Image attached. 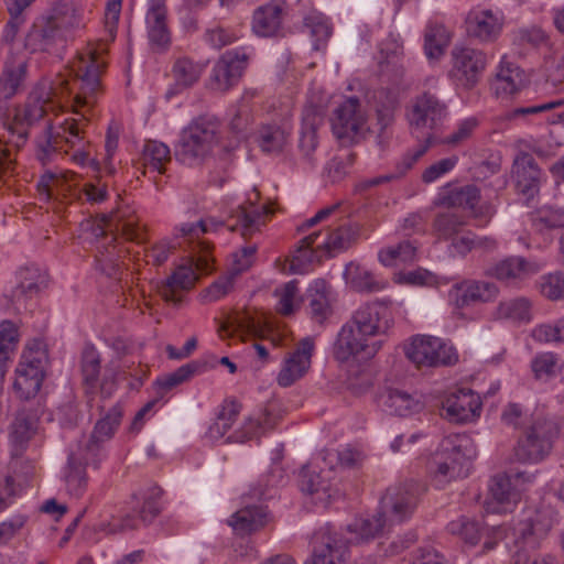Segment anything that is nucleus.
<instances>
[{"label":"nucleus","mask_w":564,"mask_h":564,"mask_svg":"<svg viewBox=\"0 0 564 564\" xmlns=\"http://www.w3.org/2000/svg\"><path fill=\"white\" fill-rule=\"evenodd\" d=\"M511 172L519 193L529 199L539 194L545 176L531 154L518 153L513 160Z\"/></svg>","instance_id":"nucleus-21"},{"label":"nucleus","mask_w":564,"mask_h":564,"mask_svg":"<svg viewBox=\"0 0 564 564\" xmlns=\"http://www.w3.org/2000/svg\"><path fill=\"white\" fill-rule=\"evenodd\" d=\"M416 247L410 241H402L393 247L380 250L379 260L386 267H392L398 263H406L415 260Z\"/></svg>","instance_id":"nucleus-51"},{"label":"nucleus","mask_w":564,"mask_h":564,"mask_svg":"<svg viewBox=\"0 0 564 564\" xmlns=\"http://www.w3.org/2000/svg\"><path fill=\"white\" fill-rule=\"evenodd\" d=\"M380 403L383 410L390 414L408 416L422 409V403L410 393L389 389L380 397Z\"/></svg>","instance_id":"nucleus-40"},{"label":"nucleus","mask_w":564,"mask_h":564,"mask_svg":"<svg viewBox=\"0 0 564 564\" xmlns=\"http://www.w3.org/2000/svg\"><path fill=\"white\" fill-rule=\"evenodd\" d=\"M47 355L41 341L29 345L15 369L13 389L21 400L34 398L44 379Z\"/></svg>","instance_id":"nucleus-9"},{"label":"nucleus","mask_w":564,"mask_h":564,"mask_svg":"<svg viewBox=\"0 0 564 564\" xmlns=\"http://www.w3.org/2000/svg\"><path fill=\"white\" fill-rule=\"evenodd\" d=\"M446 116V106L433 94L417 96L409 112V122L413 133L420 130H435Z\"/></svg>","instance_id":"nucleus-17"},{"label":"nucleus","mask_w":564,"mask_h":564,"mask_svg":"<svg viewBox=\"0 0 564 564\" xmlns=\"http://www.w3.org/2000/svg\"><path fill=\"white\" fill-rule=\"evenodd\" d=\"M113 228L110 216L102 215L100 223L94 227V235L104 238L106 241L102 246L98 247V254L96 256L97 269L107 276H115L118 271V261L120 258V250L116 245V236L111 234Z\"/></svg>","instance_id":"nucleus-24"},{"label":"nucleus","mask_w":564,"mask_h":564,"mask_svg":"<svg viewBox=\"0 0 564 564\" xmlns=\"http://www.w3.org/2000/svg\"><path fill=\"white\" fill-rule=\"evenodd\" d=\"M381 74L393 79H400L405 72L403 46L395 41H386L381 44L379 56Z\"/></svg>","instance_id":"nucleus-39"},{"label":"nucleus","mask_w":564,"mask_h":564,"mask_svg":"<svg viewBox=\"0 0 564 564\" xmlns=\"http://www.w3.org/2000/svg\"><path fill=\"white\" fill-rule=\"evenodd\" d=\"M469 437L465 434L446 436L433 457L431 470L437 487L468 476L469 456L466 453Z\"/></svg>","instance_id":"nucleus-7"},{"label":"nucleus","mask_w":564,"mask_h":564,"mask_svg":"<svg viewBox=\"0 0 564 564\" xmlns=\"http://www.w3.org/2000/svg\"><path fill=\"white\" fill-rule=\"evenodd\" d=\"M166 0H149L145 26L151 48L163 52L171 45V31L167 23Z\"/></svg>","instance_id":"nucleus-22"},{"label":"nucleus","mask_w":564,"mask_h":564,"mask_svg":"<svg viewBox=\"0 0 564 564\" xmlns=\"http://www.w3.org/2000/svg\"><path fill=\"white\" fill-rule=\"evenodd\" d=\"M272 215L273 209L267 204L248 202L232 209L225 221L208 218L197 224H184L177 230L181 236L192 239L224 225L230 231H238L243 238H248L260 231Z\"/></svg>","instance_id":"nucleus-6"},{"label":"nucleus","mask_w":564,"mask_h":564,"mask_svg":"<svg viewBox=\"0 0 564 564\" xmlns=\"http://www.w3.org/2000/svg\"><path fill=\"white\" fill-rule=\"evenodd\" d=\"M322 122L323 118L316 108L307 107L304 109L299 148L307 159L311 158L317 147V128Z\"/></svg>","instance_id":"nucleus-43"},{"label":"nucleus","mask_w":564,"mask_h":564,"mask_svg":"<svg viewBox=\"0 0 564 564\" xmlns=\"http://www.w3.org/2000/svg\"><path fill=\"white\" fill-rule=\"evenodd\" d=\"M84 26L83 13L73 2H58L33 22L25 37V47L33 53L58 55Z\"/></svg>","instance_id":"nucleus-3"},{"label":"nucleus","mask_w":564,"mask_h":564,"mask_svg":"<svg viewBox=\"0 0 564 564\" xmlns=\"http://www.w3.org/2000/svg\"><path fill=\"white\" fill-rule=\"evenodd\" d=\"M237 39L238 36L231 29L224 28L221 25H214L208 28L204 33L205 42L216 50H220L227 45L232 44L237 41Z\"/></svg>","instance_id":"nucleus-64"},{"label":"nucleus","mask_w":564,"mask_h":564,"mask_svg":"<svg viewBox=\"0 0 564 564\" xmlns=\"http://www.w3.org/2000/svg\"><path fill=\"white\" fill-rule=\"evenodd\" d=\"M313 551L305 564H347L349 547L344 532L325 525L313 535Z\"/></svg>","instance_id":"nucleus-13"},{"label":"nucleus","mask_w":564,"mask_h":564,"mask_svg":"<svg viewBox=\"0 0 564 564\" xmlns=\"http://www.w3.org/2000/svg\"><path fill=\"white\" fill-rule=\"evenodd\" d=\"M106 62L97 51L88 50L79 53L73 62L70 72L74 78L68 80L57 75L52 82L43 80L31 93L23 108L17 110L13 124L9 126L10 138L7 143L22 147L29 135V127L41 120L50 105L73 96L74 113L80 118L89 115L101 95L100 77Z\"/></svg>","instance_id":"nucleus-1"},{"label":"nucleus","mask_w":564,"mask_h":564,"mask_svg":"<svg viewBox=\"0 0 564 564\" xmlns=\"http://www.w3.org/2000/svg\"><path fill=\"white\" fill-rule=\"evenodd\" d=\"M557 522V511L550 505L541 503L535 509H529L525 512L524 518L516 528V532L525 544L535 547L540 540L544 539Z\"/></svg>","instance_id":"nucleus-16"},{"label":"nucleus","mask_w":564,"mask_h":564,"mask_svg":"<svg viewBox=\"0 0 564 564\" xmlns=\"http://www.w3.org/2000/svg\"><path fill=\"white\" fill-rule=\"evenodd\" d=\"M321 254L313 246H304L303 239L300 241L294 254L292 256L290 270L296 274H304L314 261H321Z\"/></svg>","instance_id":"nucleus-59"},{"label":"nucleus","mask_w":564,"mask_h":564,"mask_svg":"<svg viewBox=\"0 0 564 564\" xmlns=\"http://www.w3.org/2000/svg\"><path fill=\"white\" fill-rule=\"evenodd\" d=\"M532 303L527 297H514L501 301L495 310L497 319H508L513 323H529L531 321Z\"/></svg>","instance_id":"nucleus-45"},{"label":"nucleus","mask_w":564,"mask_h":564,"mask_svg":"<svg viewBox=\"0 0 564 564\" xmlns=\"http://www.w3.org/2000/svg\"><path fill=\"white\" fill-rule=\"evenodd\" d=\"M205 69V64L195 62L187 56L175 59L172 67L174 86L177 90L194 86L200 78Z\"/></svg>","instance_id":"nucleus-44"},{"label":"nucleus","mask_w":564,"mask_h":564,"mask_svg":"<svg viewBox=\"0 0 564 564\" xmlns=\"http://www.w3.org/2000/svg\"><path fill=\"white\" fill-rule=\"evenodd\" d=\"M449 33L444 25L437 23L429 24L425 31L424 50L429 58H438L443 55L445 47L449 44Z\"/></svg>","instance_id":"nucleus-49"},{"label":"nucleus","mask_w":564,"mask_h":564,"mask_svg":"<svg viewBox=\"0 0 564 564\" xmlns=\"http://www.w3.org/2000/svg\"><path fill=\"white\" fill-rule=\"evenodd\" d=\"M447 530L451 534L457 535L466 544L475 546L481 536V529L477 521L460 517L457 520H453L447 524Z\"/></svg>","instance_id":"nucleus-52"},{"label":"nucleus","mask_w":564,"mask_h":564,"mask_svg":"<svg viewBox=\"0 0 564 564\" xmlns=\"http://www.w3.org/2000/svg\"><path fill=\"white\" fill-rule=\"evenodd\" d=\"M19 343V328L9 319L0 322V382L7 373L8 362Z\"/></svg>","instance_id":"nucleus-46"},{"label":"nucleus","mask_w":564,"mask_h":564,"mask_svg":"<svg viewBox=\"0 0 564 564\" xmlns=\"http://www.w3.org/2000/svg\"><path fill=\"white\" fill-rule=\"evenodd\" d=\"M520 500V492L507 475H496L489 484V496L485 501L488 513L511 512Z\"/></svg>","instance_id":"nucleus-27"},{"label":"nucleus","mask_w":564,"mask_h":564,"mask_svg":"<svg viewBox=\"0 0 564 564\" xmlns=\"http://www.w3.org/2000/svg\"><path fill=\"white\" fill-rule=\"evenodd\" d=\"M533 265L523 257H508L488 269V274L507 284H514L535 273Z\"/></svg>","instance_id":"nucleus-34"},{"label":"nucleus","mask_w":564,"mask_h":564,"mask_svg":"<svg viewBox=\"0 0 564 564\" xmlns=\"http://www.w3.org/2000/svg\"><path fill=\"white\" fill-rule=\"evenodd\" d=\"M496 284L485 281H465L453 286L451 300L457 307H465L478 302H489L497 297Z\"/></svg>","instance_id":"nucleus-30"},{"label":"nucleus","mask_w":564,"mask_h":564,"mask_svg":"<svg viewBox=\"0 0 564 564\" xmlns=\"http://www.w3.org/2000/svg\"><path fill=\"white\" fill-rule=\"evenodd\" d=\"M121 419L122 409L119 405L109 409V411L96 422L84 451L97 457L102 445L113 437L121 424Z\"/></svg>","instance_id":"nucleus-31"},{"label":"nucleus","mask_w":564,"mask_h":564,"mask_svg":"<svg viewBox=\"0 0 564 564\" xmlns=\"http://www.w3.org/2000/svg\"><path fill=\"white\" fill-rule=\"evenodd\" d=\"M248 59L249 56L243 48L225 52L215 62L207 79V87L217 93L230 90L240 80Z\"/></svg>","instance_id":"nucleus-14"},{"label":"nucleus","mask_w":564,"mask_h":564,"mask_svg":"<svg viewBox=\"0 0 564 564\" xmlns=\"http://www.w3.org/2000/svg\"><path fill=\"white\" fill-rule=\"evenodd\" d=\"M198 369L197 364H187L174 372L165 375L156 379V386L162 389L164 392L173 389L174 387L185 382L188 380Z\"/></svg>","instance_id":"nucleus-63"},{"label":"nucleus","mask_w":564,"mask_h":564,"mask_svg":"<svg viewBox=\"0 0 564 564\" xmlns=\"http://www.w3.org/2000/svg\"><path fill=\"white\" fill-rule=\"evenodd\" d=\"M276 422L278 416L270 408H265L257 415L249 416L239 430L228 436L227 442L245 443L253 437H259L272 430Z\"/></svg>","instance_id":"nucleus-35"},{"label":"nucleus","mask_w":564,"mask_h":564,"mask_svg":"<svg viewBox=\"0 0 564 564\" xmlns=\"http://www.w3.org/2000/svg\"><path fill=\"white\" fill-rule=\"evenodd\" d=\"M524 85L523 70L505 57L500 61L491 84L497 96H510L520 90Z\"/></svg>","instance_id":"nucleus-36"},{"label":"nucleus","mask_w":564,"mask_h":564,"mask_svg":"<svg viewBox=\"0 0 564 564\" xmlns=\"http://www.w3.org/2000/svg\"><path fill=\"white\" fill-rule=\"evenodd\" d=\"M268 521V512L262 506H246L237 510L228 520V524L239 535H247L260 530Z\"/></svg>","instance_id":"nucleus-37"},{"label":"nucleus","mask_w":564,"mask_h":564,"mask_svg":"<svg viewBox=\"0 0 564 564\" xmlns=\"http://www.w3.org/2000/svg\"><path fill=\"white\" fill-rule=\"evenodd\" d=\"M480 200V189L473 184L455 187L443 197V204L448 207H459L474 210Z\"/></svg>","instance_id":"nucleus-48"},{"label":"nucleus","mask_w":564,"mask_h":564,"mask_svg":"<svg viewBox=\"0 0 564 564\" xmlns=\"http://www.w3.org/2000/svg\"><path fill=\"white\" fill-rule=\"evenodd\" d=\"M560 429L551 419L538 416L519 438L514 457L521 463H538L545 458L558 436Z\"/></svg>","instance_id":"nucleus-8"},{"label":"nucleus","mask_w":564,"mask_h":564,"mask_svg":"<svg viewBox=\"0 0 564 564\" xmlns=\"http://www.w3.org/2000/svg\"><path fill=\"white\" fill-rule=\"evenodd\" d=\"M424 491V485L415 480L391 486L381 498L380 511L391 525L401 523L413 514Z\"/></svg>","instance_id":"nucleus-10"},{"label":"nucleus","mask_w":564,"mask_h":564,"mask_svg":"<svg viewBox=\"0 0 564 564\" xmlns=\"http://www.w3.org/2000/svg\"><path fill=\"white\" fill-rule=\"evenodd\" d=\"M451 77L465 89L474 88L480 80L488 64V55L470 46H455L452 50Z\"/></svg>","instance_id":"nucleus-12"},{"label":"nucleus","mask_w":564,"mask_h":564,"mask_svg":"<svg viewBox=\"0 0 564 564\" xmlns=\"http://www.w3.org/2000/svg\"><path fill=\"white\" fill-rule=\"evenodd\" d=\"M285 17V2L273 0L254 10L251 29L256 35L261 37L282 35Z\"/></svg>","instance_id":"nucleus-23"},{"label":"nucleus","mask_w":564,"mask_h":564,"mask_svg":"<svg viewBox=\"0 0 564 564\" xmlns=\"http://www.w3.org/2000/svg\"><path fill=\"white\" fill-rule=\"evenodd\" d=\"M344 276L346 282L358 292H379L388 285V281L377 279L369 270L354 262L346 265Z\"/></svg>","instance_id":"nucleus-41"},{"label":"nucleus","mask_w":564,"mask_h":564,"mask_svg":"<svg viewBox=\"0 0 564 564\" xmlns=\"http://www.w3.org/2000/svg\"><path fill=\"white\" fill-rule=\"evenodd\" d=\"M220 140L219 121L213 116H199L181 131L175 145V158L182 164L199 166L213 155Z\"/></svg>","instance_id":"nucleus-5"},{"label":"nucleus","mask_w":564,"mask_h":564,"mask_svg":"<svg viewBox=\"0 0 564 564\" xmlns=\"http://www.w3.org/2000/svg\"><path fill=\"white\" fill-rule=\"evenodd\" d=\"M28 72V63L22 58H12L6 62L0 75V100L10 99L22 86Z\"/></svg>","instance_id":"nucleus-38"},{"label":"nucleus","mask_w":564,"mask_h":564,"mask_svg":"<svg viewBox=\"0 0 564 564\" xmlns=\"http://www.w3.org/2000/svg\"><path fill=\"white\" fill-rule=\"evenodd\" d=\"M468 36L482 43L495 41L502 30V18L489 9L475 8L465 20Z\"/></svg>","instance_id":"nucleus-26"},{"label":"nucleus","mask_w":564,"mask_h":564,"mask_svg":"<svg viewBox=\"0 0 564 564\" xmlns=\"http://www.w3.org/2000/svg\"><path fill=\"white\" fill-rule=\"evenodd\" d=\"M365 124L366 116L361 110L359 99L356 97L347 98L334 110L332 130L343 145L355 142Z\"/></svg>","instance_id":"nucleus-15"},{"label":"nucleus","mask_w":564,"mask_h":564,"mask_svg":"<svg viewBox=\"0 0 564 564\" xmlns=\"http://www.w3.org/2000/svg\"><path fill=\"white\" fill-rule=\"evenodd\" d=\"M442 411L444 417L451 422H470L480 415L481 401L473 390L459 388L443 400Z\"/></svg>","instance_id":"nucleus-18"},{"label":"nucleus","mask_w":564,"mask_h":564,"mask_svg":"<svg viewBox=\"0 0 564 564\" xmlns=\"http://www.w3.org/2000/svg\"><path fill=\"white\" fill-rule=\"evenodd\" d=\"M314 349L315 343L312 337H305L296 344L293 351L284 358L276 379L279 386L290 387L308 371Z\"/></svg>","instance_id":"nucleus-19"},{"label":"nucleus","mask_w":564,"mask_h":564,"mask_svg":"<svg viewBox=\"0 0 564 564\" xmlns=\"http://www.w3.org/2000/svg\"><path fill=\"white\" fill-rule=\"evenodd\" d=\"M404 352L417 368L453 366L458 361L456 349L433 336L413 337L405 346Z\"/></svg>","instance_id":"nucleus-11"},{"label":"nucleus","mask_w":564,"mask_h":564,"mask_svg":"<svg viewBox=\"0 0 564 564\" xmlns=\"http://www.w3.org/2000/svg\"><path fill=\"white\" fill-rule=\"evenodd\" d=\"M532 226L539 230H551L564 227V210L560 208L543 207L531 216Z\"/></svg>","instance_id":"nucleus-57"},{"label":"nucleus","mask_w":564,"mask_h":564,"mask_svg":"<svg viewBox=\"0 0 564 564\" xmlns=\"http://www.w3.org/2000/svg\"><path fill=\"white\" fill-rule=\"evenodd\" d=\"M171 153L167 145L158 141H149L143 149V162L147 169L151 167L163 173L164 165L170 162Z\"/></svg>","instance_id":"nucleus-54"},{"label":"nucleus","mask_w":564,"mask_h":564,"mask_svg":"<svg viewBox=\"0 0 564 564\" xmlns=\"http://www.w3.org/2000/svg\"><path fill=\"white\" fill-rule=\"evenodd\" d=\"M422 137L424 138V142L420 143L415 149L409 151L403 155V158L397 165V173H389L386 175L365 180L361 183V187L369 188L379 186L383 183H388L403 176L426 153L431 144L435 142V137L432 132L423 133Z\"/></svg>","instance_id":"nucleus-32"},{"label":"nucleus","mask_w":564,"mask_h":564,"mask_svg":"<svg viewBox=\"0 0 564 564\" xmlns=\"http://www.w3.org/2000/svg\"><path fill=\"white\" fill-rule=\"evenodd\" d=\"M96 458L82 448L69 454L64 468V482L69 496L80 498L86 492L88 486L86 466L97 465L99 459Z\"/></svg>","instance_id":"nucleus-25"},{"label":"nucleus","mask_w":564,"mask_h":564,"mask_svg":"<svg viewBox=\"0 0 564 564\" xmlns=\"http://www.w3.org/2000/svg\"><path fill=\"white\" fill-rule=\"evenodd\" d=\"M257 142L265 153H280L288 143V133L279 126H263L258 132Z\"/></svg>","instance_id":"nucleus-50"},{"label":"nucleus","mask_w":564,"mask_h":564,"mask_svg":"<svg viewBox=\"0 0 564 564\" xmlns=\"http://www.w3.org/2000/svg\"><path fill=\"white\" fill-rule=\"evenodd\" d=\"M557 356L553 352H542L536 355L532 362L531 368L536 379L549 380L553 378L558 371Z\"/></svg>","instance_id":"nucleus-61"},{"label":"nucleus","mask_w":564,"mask_h":564,"mask_svg":"<svg viewBox=\"0 0 564 564\" xmlns=\"http://www.w3.org/2000/svg\"><path fill=\"white\" fill-rule=\"evenodd\" d=\"M305 26L308 29L311 36L314 39L313 46L315 50L323 47L332 35V26L327 20L321 15H312L306 18Z\"/></svg>","instance_id":"nucleus-62"},{"label":"nucleus","mask_w":564,"mask_h":564,"mask_svg":"<svg viewBox=\"0 0 564 564\" xmlns=\"http://www.w3.org/2000/svg\"><path fill=\"white\" fill-rule=\"evenodd\" d=\"M465 224L464 217L456 213L447 212L435 217L433 228L440 238L449 239L459 234Z\"/></svg>","instance_id":"nucleus-58"},{"label":"nucleus","mask_w":564,"mask_h":564,"mask_svg":"<svg viewBox=\"0 0 564 564\" xmlns=\"http://www.w3.org/2000/svg\"><path fill=\"white\" fill-rule=\"evenodd\" d=\"M390 304V300L367 302L354 312L334 346L338 361L344 362L358 355L371 358L380 350L382 341L373 338L387 334L393 325Z\"/></svg>","instance_id":"nucleus-2"},{"label":"nucleus","mask_w":564,"mask_h":564,"mask_svg":"<svg viewBox=\"0 0 564 564\" xmlns=\"http://www.w3.org/2000/svg\"><path fill=\"white\" fill-rule=\"evenodd\" d=\"M274 296L278 299L276 312L283 316L294 314L301 306L297 280L289 281L274 290Z\"/></svg>","instance_id":"nucleus-47"},{"label":"nucleus","mask_w":564,"mask_h":564,"mask_svg":"<svg viewBox=\"0 0 564 564\" xmlns=\"http://www.w3.org/2000/svg\"><path fill=\"white\" fill-rule=\"evenodd\" d=\"M100 356L93 346L84 348L82 354V375L84 383L94 389L99 382L100 376Z\"/></svg>","instance_id":"nucleus-53"},{"label":"nucleus","mask_w":564,"mask_h":564,"mask_svg":"<svg viewBox=\"0 0 564 564\" xmlns=\"http://www.w3.org/2000/svg\"><path fill=\"white\" fill-rule=\"evenodd\" d=\"M306 311L311 319L323 325L333 314L337 295L324 279L314 280L306 290Z\"/></svg>","instance_id":"nucleus-20"},{"label":"nucleus","mask_w":564,"mask_h":564,"mask_svg":"<svg viewBox=\"0 0 564 564\" xmlns=\"http://www.w3.org/2000/svg\"><path fill=\"white\" fill-rule=\"evenodd\" d=\"M539 290L550 301L564 300V273L556 271L542 275L539 280Z\"/></svg>","instance_id":"nucleus-60"},{"label":"nucleus","mask_w":564,"mask_h":564,"mask_svg":"<svg viewBox=\"0 0 564 564\" xmlns=\"http://www.w3.org/2000/svg\"><path fill=\"white\" fill-rule=\"evenodd\" d=\"M197 276L191 267L180 265L164 281L156 285L160 297L166 303L178 306L196 281Z\"/></svg>","instance_id":"nucleus-29"},{"label":"nucleus","mask_w":564,"mask_h":564,"mask_svg":"<svg viewBox=\"0 0 564 564\" xmlns=\"http://www.w3.org/2000/svg\"><path fill=\"white\" fill-rule=\"evenodd\" d=\"M300 488L307 495L323 494L330 497V482L322 473L304 467L300 474Z\"/></svg>","instance_id":"nucleus-55"},{"label":"nucleus","mask_w":564,"mask_h":564,"mask_svg":"<svg viewBox=\"0 0 564 564\" xmlns=\"http://www.w3.org/2000/svg\"><path fill=\"white\" fill-rule=\"evenodd\" d=\"M36 420L25 412H19L11 425L10 437L15 446L22 447L34 434Z\"/></svg>","instance_id":"nucleus-56"},{"label":"nucleus","mask_w":564,"mask_h":564,"mask_svg":"<svg viewBox=\"0 0 564 564\" xmlns=\"http://www.w3.org/2000/svg\"><path fill=\"white\" fill-rule=\"evenodd\" d=\"M323 460L330 470H355L362 466L365 454L350 445L338 449H327L323 453Z\"/></svg>","instance_id":"nucleus-42"},{"label":"nucleus","mask_w":564,"mask_h":564,"mask_svg":"<svg viewBox=\"0 0 564 564\" xmlns=\"http://www.w3.org/2000/svg\"><path fill=\"white\" fill-rule=\"evenodd\" d=\"M390 527L388 519L379 510L371 517L356 518L349 523L345 529V540L348 546L369 543L380 538Z\"/></svg>","instance_id":"nucleus-28"},{"label":"nucleus","mask_w":564,"mask_h":564,"mask_svg":"<svg viewBox=\"0 0 564 564\" xmlns=\"http://www.w3.org/2000/svg\"><path fill=\"white\" fill-rule=\"evenodd\" d=\"M45 281L46 276L37 268L28 267L22 269L20 271V282L10 294V301L14 305V310L20 312L22 308H26V301L39 293Z\"/></svg>","instance_id":"nucleus-33"},{"label":"nucleus","mask_w":564,"mask_h":564,"mask_svg":"<svg viewBox=\"0 0 564 564\" xmlns=\"http://www.w3.org/2000/svg\"><path fill=\"white\" fill-rule=\"evenodd\" d=\"M89 115L79 119L67 118L56 129L45 130L44 135L36 143L35 158L43 165L56 162L58 158L73 151L72 161L78 165L89 163L99 170V162L90 159V142L87 140L86 127Z\"/></svg>","instance_id":"nucleus-4"}]
</instances>
